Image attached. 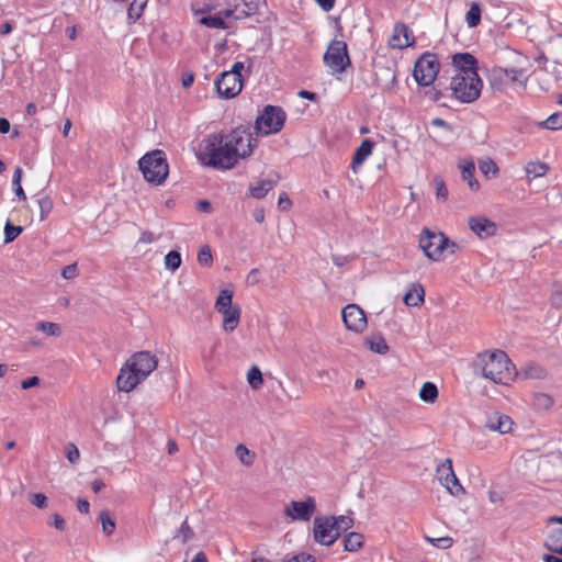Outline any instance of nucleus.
I'll use <instances>...</instances> for the list:
<instances>
[{"instance_id":"f257e3e1","label":"nucleus","mask_w":562,"mask_h":562,"mask_svg":"<svg viewBox=\"0 0 562 562\" xmlns=\"http://www.w3.org/2000/svg\"><path fill=\"white\" fill-rule=\"evenodd\" d=\"M257 146V139L243 127L229 133H212L201 140L196 157L199 161L217 170L234 168L239 159L249 157Z\"/></svg>"},{"instance_id":"f03ea898","label":"nucleus","mask_w":562,"mask_h":562,"mask_svg":"<svg viewBox=\"0 0 562 562\" xmlns=\"http://www.w3.org/2000/svg\"><path fill=\"white\" fill-rule=\"evenodd\" d=\"M473 372L494 383L508 385L517 375L516 367L505 351L495 349L480 352L473 360Z\"/></svg>"},{"instance_id":"7ed1b4c3","label":"nucleus","mask_w":562,"mask_h":562,"mask_svg":"<svg viewBox=\"0 0 562 562\" xmlns=\"http://www.w3.org/2000/svg\"><path fill=\"white\" fill-rule=\"evenodd\" d=\"M419 247L425 256L434 261H439L448 255H454L459 245L450 240L443 233L424 228L419 236Z\"/></svg>"},{"instance_id":"20e7f679","label":"nucleus","mask_w":562,"mask_h":562,"mask_svg":"<svg viewBox=\"0 0 562 562\" xmlns=\"http://www.w3.org/2000/svg\"><path fill=\"white\" fill-rule=\"evenodd\" d=\"M144 179L153 184L160 186L169 173V166L162 150L156 149L145 154L138 161Z\"/></svg>"},{"instance_id":"39448f33","label":"nucleus","mask_w":562,"mask_h":562,"mask_svg":"<svg viewBox=\"0 0 562 562\" xmlns=\"http://www.w3.org/2000/svg\"><path fill=\"white\" fill-rule=\"evenodd\" d=\"M245 66L241 61H235L232 68L223 71L215 80V90L222 99H233L238 95L244 87L241 72Z\"/></svg>"},{"instance_id":"423d86ee","label":"nucleus","mask_w":562,"mask_h":562,"mask_svg":"<svg viewBox=\"0 0 562 562\" xmlns=\"http://www.w3.org/2000/svg\"><path fill=\"white\" fill-rule=\"evenodd\" d=\"M483 81L481 78L453 75L450 83L452 95L461 103H472L481 95Z\"/></svg>"},{"instance_id":"0eeeda50","label":"nucleus","mask_w":562,"mask_h":562,"mask_svg":"<svg viewBox=\"0 0 562 562\" xmlns=\"http://www.w3.org/2000/svg\"><path fill=\"white\" fill-rule=\"evenodd\" d=\"M440 70L437 54L425 52L415 63L413 76L419 86L429 87L436 80Z\"/></svg>"},{"instance_id":"6e6552de","label":"nucleus","mask_w":562,"mask_h":562,"mask_svg":"<svg viewBox=\"0 0 562 562\" xmlns=\"http://www.w3.org/2000/svg\"><path fill=\"white\" fill-rule=\"evenodd\" d=\"M286 115L280 106L267 105L255 122L257 134L267 136L280 132L284 125Z\"/></svg>"},{"instance_id":"1a4fd4ad","label":"nucleus","mask_w":562,"mask_h":562,"mask_svg":"<svg viewBox=\"0 0 562 562\" xmlns=\"http://www.w3.org/2000/svg\"><path fill=\"white\" fill-rule=\"evenodd\" d=\"M324 64L333 74H342L351 65L346 42L331 41L324 55Z\"/></svg>"},{"instance_id":"9d476101","label":"nucleus","mask_w":562,"mask_h":562,"mask_svg":"<svg viewBox=\"0 0 562 562\" xmlns=\"http://www.w3.org/2000/svg\"><path fill=\"white\" fill-rule=\"evenodd\" d=\"M223 15L227 20H244L257 13L259 0H224Z\"/></svg>"},{"instance_id":"9b49d317","label":"nucleus","mask_w":562,"mask_h":562,"mask_svg":"<svg viewBox=\"0 0 562 562\" xmlns=\"http://www.w3.org/2000/svg\"><path fill=\"white\" fill-rule=\"evenodd\" d=\"M335 525L336 522L329 517H315L313 522L315 541L323 546H331L339 538V532Z\"/></svg>"},{"instance_id":"f8f14e48","label":"nucleus","mask_w":562,"mask_h":562,"mask_svg":"<svg viewBox=\"0 0 562 562\" xmlns=\"http://www.w3.org/2000/svg\"><path fill=\"white\" fill-rule=\"evenodd\" d=\"M316 501L308 496L304 501H291L284 507V515L295 521H310L316 512Z\"/></svg>"},{"instance_id":"ddd939ff","label":"nucleus","mask_w":562,"mask_h":562,"mask_svg":"<svg viewBox=\"0 0 562 562\" xmlns=\"http://www.w3.org/2000/svg\"><path fill=\"white\" fill-rule=\"evenodd\" d=\"M436 475L440 484L446 487L451 495L458 496L459 494L464 493L462 485L454 474L452 461L450 459H446L437 467Z\"/></svg>"},{"instance_id":"4468645a","label":"nucleus","mask_w":562,"mask_h":562,"mask_svg":"<svg viewBox=\"0 0 562 562\" xmlns=\"http://www.w3.org/2000/svg\"><path fill=\"white\" fill-rule=\"evenodd\" d=\"M342 321L348 330L360 334L368 325L364 311L357 304H348L341 312Z\"/></svg>"},{"instance_id":"2eb2a0df","label":"nucleus","mask_w":562,"mask_h":562,"mask_svg":"<svg viewBox=\"0 0 562 562\" xmlns=\"http://www.w3.org/2000/svg\"><path fill=\"white\" fill-rule=\"evenodd\" d=\"M127 364L144 380L157 368L158 361L149 351L134 353Z\"/></svg>"},{"instance_id":"dca6fc26","label":"nucleus","mask_w":562,"mask_h":562,"mask_svg":"<svg viewBox=\"0 0 562 562\" xmlns=\"http://www.w3.org/2000/svg\"><path fill=\"white\" fill-rule=\"evenodd\" d=\"M454 75L480 78L477 72V59L470 53H457L452 56Z\"/></svg>"},{"instance_id":"f3484780","label":"nucleus","mask_w":562,"mask_h":562,"mask_svg":"<svg viewBox=\"0 0 562 562\" xmlns=\"http://www.w3.org/2000/svg\"><path fill=\"white\" fill-rule=\"evenodd\" d=\"M143 379L125 362L121 368L120 373L116 378V385L119 391L128 393L133 391Z\"/></svg>"},{"instance_id":"a211bd4d","label":"nucleus","mask_w":562,"mask_h":562,"mask_svg":"<svg viewBox=\"0 0 562 562\" xmlns=\"http://www.w3.org/2000/svg\"><path fill=\"white\" fill-rule=\"evenodd\" d=\"M393 48L403 49L414 44V37L409 27L404 23L394 25L393 35L390 42Z\"/></svg>"},{"instance_id":"6ab92c4d","label":"nucleus","mask_w":562,"mask_h":562,"mask_svg":"<svg viewBox=\"0 0 562 562\" xmlns=\"http://www.w3.org/2000/svg\"><path fill=\"white\" fill-rule=\"evenodd\" d=\"M514 422L508 415L494 413L487 419V427L499 434H508L513 429Z\"/></svg>"},{"instance_id":"aec40b11","label":"nucleus","mask_w":562,"mask_h":562,"mask_svg":"<svg viewBox=\"0 0 562 562\" xmlns=\"http://www.w3.org/2000/svg\"><path fill=\"white\" fill-rule=\"evenodd\" d=\"M469 227L480 237L492 236L496 229L495 224L486 217H471L469 220Z\"/></svg>"},{"instance_id":"412c9836","label":"nucleus","mask_w":562,"mask_h":562,"mask_svg":"<svg viewBox=\"0 0 562 562\" xmlns=\"http://www.w3.org/2000/svg\"><path fill=\"white\" fill-rule=\"evenodd\" d=\"M375 143L369 138L361 142L360 146L355 150L351 168L357 172V168L361 166L367 158L372 154Z\"/></svg>"},{"instance_id":"4be33fe9","label":"nucleus","mask_w":562,"mask_h":562,"mask_svg":"<svg viewBox=\"0 0 562 562\" xmlns=\"http://www.w3.org/2000/svg\"><path fill=\"white\" fill-rule=\"evenodd\" d=\"M462 180L465 181L472 191L480 190V182L475 178V165L471 159H464L459 164Z\"/></svg>"},{"instance_id":"5701e85b","label":"nucleus","mask_w":562,"mask_h":562,"mask_svg":"<svg viewBox=\"0 0 562 562\" xmlns=\"http://www.w3.org/2000/svg\"><path fill=\"white\" fill-rule=\"evenodd\" d=\"M217 312L223 315V329L227 333L234 331L239 324L240 307L235 305Z\"/></svg>"},{"instance_id":"b1692460","label":"nucleus","mask_w":562,"mask_h":562,"mask_svg":"<svg viewBox=\"0 0 562 562\" xmlns=\"http://www.w3.org/2000/svg\"><path fill=\"white\" fill-rule=\"evenodd\" d=\"M425 290L420 283H413L412 288L404 294V303L407 306H418L424 302Z\"/></svg>"},{"instance_id":"393cba45","label":"nucleus","mask_w":562,"mask_h":562,"mask_svg":"<svg viewBox=\"0 0 562 562\" xmlns=\"http://www.w3.org/2000/svg\"><path fill=\"white\" fill-rule=\"evenodd\" d=\"M278 183V180L263 179L257 184L249 186V193L252 198L260 200L263 199L269 191H271Z\"/></svg>"},{"instance_id":"a878e982","label":"nucleus","mask_w":562,"mask_h":562,"mask_svg":"<svg viewBox=\"0 0 562 562\" xmlns=\"http://www.w3.org/2000/svg\"><path fill=\"white\" fill-rule=\"evenodd\" d=\"M227 19L223 15L222 11L214 15H204L199 22L200 24L215 30H228L231 27L229 23L226 21Z\"/></svg>"},{"instance_id":"bb28decb","label":"nucleus","mask_w":562,"mask_h":562,"mask_svg":"<svg viewBox=\"0 0 562 562\" xmlns=\"http://www.w3.org/2000/svg\"><path fill=\"white\" fill-rule=\"evenodd\" d=\"M546 548L559 555H562V527L553 528L544 542Z\"/></svg>"},{"instance_id":"cd10ccee","label":"nucleus","mask_w":562,"mask_h":562,"mask_svg":"<svg viewBox=\"0 0 562 562\" xmlns=\"http://www.w3.org/2000/svg\"><path fill=\"white\" fill-rule=\"evenodd\" d=\"M364 344L370 350L380 355H384L389 351V346L381 335L367 337Z\"/></svg>"},{"instance_id":"c85d7f7f","label":"nucleus","mask_w":562,"mask_h":562,"mask_svg":"<svg viewBox=\"0 0 562 562\" xmlns=\"http://www.w3.org/2000/svg\"><path fill=\"white\" fill-rule=\"evenodd\" d=\"M363 546V536L359 532H349L344 537V549L348 552H356Z\"/></svg>"},{"instance_id":"c756f323","label":"nucleus","mask_w":562,"mask_h":562,"mask_svg":"<svg viewBox=\"0 0 562 562\" xmlns=\"http://www.w3.org/2000/svg\"><path fill=\"white\" fill-rule=\"evenodd\" d=\"M482 9L479 2H471L465 13V23L469 27H476L481 23Z\"/></svg>"},{"instance_id":"7c9ffc66","label":"nucleus","mask_w":562,"mask_h":562,"mask_svg":"<svg viewBox=\"0 0 562 562\" xmlns=\"http://www.w3.org/2000/svg\"><path fill=\"white\" fill-rule=\"evenodd\" d=\"M419 398L425 402L432 404L438 398V389L432 382H425L419 390Z\"/></svg>"},{"instance_id":"2f4dec72","label":"nucleus","mask_w":562,"mask_h":562,"mask_svg":"<svg viewBox=\"0 0 562 562\" xmlns=\"http://www.w3.org/2000/svg\"><path fill=\"white\" fill-rule=\"evenodd\" d=\"M525 171L529 178H539L547 175L549 166L542 161H529L525 166Z\"/></svg>"},{"instance_id":"473e14b6","label":"nucleus","mask_w":562,"mask_h":562,"mask_svg":"<svg viewBox=\"0 0 562 562\" xmlns=\"http://www.w3.org/2000/svg\"><path fill=\"white\" fill-rule=\"evenodd\" d=\"M148 0H133L127 10V19L130 23H135L143 14Z\"/></svg>"},{"instance_id":"72a5a7b5","label":"nucleus","mask_w":562,"mask_h":562,"mask_svg":"<svg viewBox=\"0 0 562 562\" xmlns=\"http://www.w3.org/2000/svg\"><path fill=\"white\" fill-rule=\"evenodd\" d=\"M554 404L553 398L546 393H536L532 397V405L538 411H548Z\"/></svg>"},{"instance_id":"f704fd0d","label":"nucleus","mask_w":562,"mask_h":562,"mask_svg":"<svg viewBox=\"0 0 562 562\" xmlns=\"http://www.w3.org/2000/svg\"><path fill=\"white\" fill-rule=\"evenodd\" d=\"M235 306L233 304V291L232 290H222L215 301L214 308L216 311H222L224 308H229Z\"/></svg>"},{"instance_id":"c9c22d12","label":"nucleus","mask_w":562,"mask_h":562,"mask_svg":"<svg viewBox=\"0 0 562 562\" xmlns=\"http://www.w3.org/2000/svg\"><path fill=\"white\" fill-rule=\"evenodd\" d=\"M542 128L550 131H559L562 128V112H555L548 116L544 121L538 123Z\"/></svg>"},{"instance_id":"e433bc0d","label":"nucleus","mask_w":562,"mask_h":562,"mask_svg":"<svg viewBox=\"0 0 562 562\" xmlns=\"http://www.w3.org/2000/svg\"><path fill=\"white\" fill-rule=\"evenodd\" d=\"M235 454L236 457L239 459V461L246 465V467H250L254 462H255V459H256V454L254 452H251L245 445L243 443H239L236 448H235Z\"/></svg>"},{"instance_id":"4c0bfd02","label":"nucleus","mask_w":562,"mask_h":562,"mask_svg":"<svg viewBox=\"0 0 562 562\" xmlns=\"http://www.w3.org/2000/svg\"><path fill=\"white\" fill-rule=\"evenodd\" d=\"M524 374L527 379L542 380L547 376V371L537 363H527L524 368Z\"/></svg>"},{"instance_id":"58836bf2","label":"nucleus","mask_w":562,"mask_h":562,"mask_svg":"<svg viewBox=\"0 0 562 562\" xmlns=\"http://www.w3.org/2000/svg\"><path fill=\"white\" fill-rule=\"evenodd\" d=\"M247 382L252 390H258L263 384V378L260 369L257 366H252L247 373Z\"/></svg>"},{"instance_id":"ea45409f","label":"nucleus","mask_w":562,"mask_h":562,"mask_svg":"<svg viewBox=\"0 0 562 562\" xmlns=\"http://www.w3.org/2000/svg\"><path fill=\"white\" fill-rule=\"evenodd\" d=\"M99 520L104 535L111 536L115 531L116 524L108 510L100 512Z\"/></svg>"},{"instance_id":"a19ab883","label":"nucleus","mask_w":562,"mask_h":562,"mask_svg":"<svg viewBox=\"0 0 562 562\" xmlns=\"http://www.w3.org/2000/svg\"><path fill=\"white\" fill-rule=\"evenodd\" d=\"M479 169L480 171L486 177V178H495L497 177L499 169L494 160L491 158H487L485 160H481L479 162Z\"/></svg>"},{"instance_id":"79ce46f5","label":"nucleus","mask_w":562,"mask_h":562,"mask_svg":"<svg viewBox=\"0 0 562 562\" xmlns=\"http://www.w3.org/2000/svg\"><path fill=\"white\" fill-rule=\"evenodd\" d=\"M36 329L43 331L47 336H59L61 333L60 326L57 323L52 322H38Z\"/></svg>"},{"instance_id":"37998d69","label":"nucleus","mask_w":562,"mask_h":562,"mask_svg":"<svg viewBox=\"0 0 562 562\" xmlns=\"http://www.w3.org/2000/svg\"><path fill=\"white\" fill-rule=\"evenodd\" d=\"M23 232L22 226H15L8 221L4 226V241L11 243Z\"/></svg>"},{"instance_id":"c03bdc74","label":"nucleus","mask_w":562,"mask_h":562,"mask_svg":"<svg viewBox=\"0 0 562 562\" xmlns=\"http://www.w3.org/2000/svg\"><path fill=\"white\" fill-rule=\"evenodd\" d=\"M335 522V528L340 533L341 531H346L353 526V519L349 516L340 515L338 517H330Z\"/></svg>"},{"instance_id":"a18cd8bd","label":"nucleus","mask_w":562,"mask_h":562,"mask_svg":"<svg viewBox=\"0 0 562 562\" xmlns=\"http://www.w3.org/2000/svg\"><path fill=\"white\" fill-rule=\"evenodd\" d=\"M165 265L171 270H176L181 265V256L177 250H170L165 257Z\"/></svg>"},{"instance_id":"49530a36","label":"nucleus","mask_w":562,"mask_h":562,"mask_svg":"<svg viewBox=\"0 0 562 562\" xmlns=\"http://www.w3.org/2000/svg\"><path fill=\"white\" fill-rule=\"evenodd\" d=\"M434 186L436 189L437 198L446 200L448 198V189H447L445 180L441 176L434 177Z\"/></svg>"},{"instance_id":"de8ad7c7","label":"nucleus","mask_w":562,"mask_h":562,"mask_svg":"<svg viewBox=\"0 0 562 562\" xmlns=\"http://www.w3.org/2000/svg\"><path fill=\"white\" fill-rule=\"evenodd\" d=\"M426 540L430 542L432 546L439 549H449L453 544V539L451 537H439V538H430L426 537Z\"/></svg>"},{"instance_id":"09e8293b","label":"nucleus","mask_w":562,"mask_h":562,"mask_svg":"<svg viewBox=\"0 0 562 562\" xmlns=\"http://www.w3.org/2000/svg\"><path fill=\"white\" fill-rule=\"evenodd\" d=\"M502 71L504 72L505 78L510 80L512 82H522V77L525 75V71L522 69L505 68L502 69Z\"/></svg>"},{"instance_id":"8fccbe9b","label":"nucleus","mask_w":562,"mask_h":562,"mask_svg":"<svg viewBox=\"0 0 562 562\" xmlns=\"http://www.w3.org/2000/svg\"><path fill=\"white\" fill-rule=\"evenodd\" d=\"M213 260L210 246H203L198 252V261L201 266H209Z\"/></svg>"},{"instance_id":"3c124183","label":"nucleus","mask_w":562,"mask_h":562,"mask_svg":"<svg viewBox=\"0 0 562 562\" xmlns=\"http://www.w3.org/2000/svg\"><path fill=\"white\" fill-rule=\"evenodd\" d=\"M41 210V220H44L53 209V201L47 195L42 196L37 200Z\"/></svg>"},{"instance_id":"603ef678","label":"nucleus","mask_w":562,"mask_h":562,"mask_svg":"<svg viewBox=\"0 0 562 562\" xmlns=\"http://www.w3.org/2000/svg\"><path fill=\"white\" fill-rule=\"evenodd\" d=\"M176 537L180 538L183 543H186L193 537V531L190 528L187 519L181 524L178 530V535Z\"/></svg>"},{"instance_id":"864d4df0","label":"nucleus","mask_w":562,"mask_h":562,"mask_svg":"<svg viewBox=\"0 0 562 562\" xmlns=\"http://www.w3.org/2000/svg\"><path fill=\"white\" fill-rule=\"evenodd\" d=\"M66 458L67 460L70 462V463H76L78 462L79 458H80V452L78 450V448L76 447L75 443L72 442H69L67 446H66Z\"/></svg>"},{"instance_id":"5fc2aeb1","label":"nucleus","mask_w":562,"mask_h":562,"mask_svg":"<svg viewBox=\"0 0 562 562\" xmlns=\"http://www.w3.org/2000/svg\"><path fill=\"white\" fill-rule=\"evenodd\" d=\"M283 562H316V560L306 553H300L296 555H285Z\"/></svg>"},{"instance_id":"6e6d98bb","label":"nucleus","mask_w":562,"mask_h":562,"mask_svg":"<svg viewBox=\"0 0 562 562\" xmlns=\"http://www.w3.org/2000/svg\"><path fill=\"white\" fill-rule=\"evenodd\" d=\"M78 267L77 263H71L61 269V277L66 280H71L77 277Z\"/></svg>"},{"instance_id":"4d7b16f0","label":"nucleus","mask_w":562,"mask_h":562,"mask_svg":"<svg viewBox=\"0 0 562 562\" xmlns=\"http://www.w3.org/2000/svg\"><path fill=\"white\" fill-rule=\"evenodd\" d=\"M549 302L554 308H562V289L553 291L549 297Z\"/></svg>"},{"instance_id":"13d9d810","label":"nucleus","mask_w":562,"mask_h":562,"mask_svg":"<svg viewBox=\"0 0 562 562\" xmlns=\"http://www.w3.org/2000/svg\"><path fill=\"white\" fill-rule=\"evenodd\" d=\"M30 502L37 508H45L47 506V497L43 493L33 494Z\"/></svg>"},{"instance_id":"bf43d9fd","label":"nucleus","mask_w":562,"mask_h":562,"mask_svg":"<svg viewBox=\"0 0 562 562\" xmlns=\"http://www.w3.org/2000/svg\"><path fill=\"white\" fill-rule=\"evenodd\" d=\"M48 524L60 531L66 528V521L59 514H54L52 516V520Z\"/></svg>"},{"instance_id":"052dcab7","label":"nucleus","mask_w":562,"mask_h":562,"mask_svg":"<svg viewBox=\"0 0 562 562\" xmlns=\"http://www.w3.org/2000/svg\"><path fill=\"white\" fill-rule=\"evenodd\" d=\"M292 205V202L289 198V195L285 193V192H282L280 195H279V200H278V206L281 209V210H288L290 209Z\"/></svg>"},{"instance_id":"680f3d73","label":"nucleus","mask_w":562,"mask_h":562,"mask_svg":"<svg viewBox=\"0 0 562 562\" xmlns=\"http://www.w3.org/2000/svg\"><path fill=\"white\" fill-rule=\"evenodd\" d=\"M155 241V236L151 232L149 231H143L140 233V236H139V239H138V243H142V244H151Z\"/></svg>"},{"instance_id":"e2e57ef3","label":"nucleus","mask_w":562,"mask_h":562,"mask_svg":"<svg viewBox=\"0 0 562 562\" xmlns=\"http://www.w3.org/2000/svg\"><path fill=\"white\" fill-rule=\"evenodd\" d=\"M38 383H40V379L37 376H31V378H29L26 380H23L21 382V387L23 390H27V389H31V387H34V386L38 385Z\"/></svg>"},{"instance_id":"0e129e2a","label":"nucleus","mask_w":562,"mask_h":562,"mask_svg":"<svg viewBox=\"0 0 562 562\" xmlns=\"http://www.w3.org/2000/svg\"><path fill=\"white\" fill-rule=\"evenodd\" d=\"M181 82L184 88L191 87L194 82V75L192 72L183 74L182 78H181Z\"/></svg>"},{"instance_id":"69168bd1","label":"nucleus","mask_w":562,"mask_h":562,"mask_svg":"<svg viewBox=\"0 0 562 562\" xmlns=\"http://www.w3.org/2000/svg\"><path fill=\"white\" fill-rule=\"evenodd\" d=\"M488 499L493 504L501 503V502H503V495H502V493H499L497 491L490 490L488 491Z\"/></svg>"},{"instance_id":"338daca9","label":"nucleus","mask_w":562,"mask_h":562,"mask_svg":"<svg viewBox=\"0 0 562 562\" xmlns=\"http://www.w3.org/2000/svg\"><path fill=\"white\" fill-rule=\"evenodd\" d=\"M315 1L324 11H330L335 5V0H315Z\"/></svg>"},{"instance_id":"774afa93","label":"nucleus","mask_w":562,"mask_h":562,"mask_svg":"<svg viewBox=\"0 0 562 562\" xmlns=\"http://www.w3.org/2000/svg\"><path fill=\"white\" fill-rule=\"evenodd\" d=\"M77 508L80 513L88 514L90 509V504L87 499H78L77 502Z\"/></svg>"}]
</instances>
